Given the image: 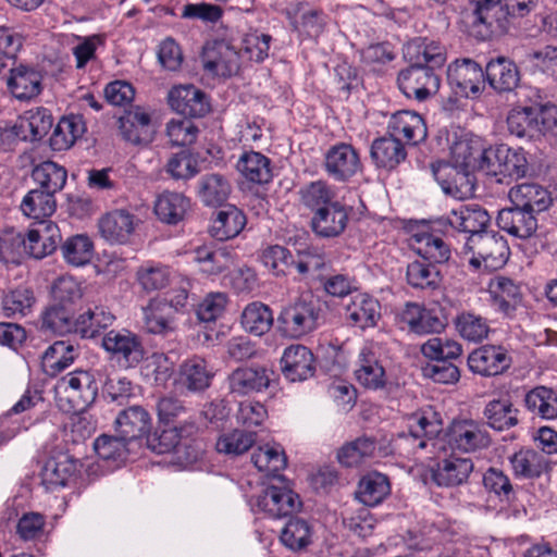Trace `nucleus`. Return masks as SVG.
<instances>
[{
    "label": "nucleus",
    "mask_w": 557,
    "mask_h": 557,
    "mask_svg": "<svg viewBox=\"0 0 557 557\" xmlns=\"http://www.w3.org/2000/svg\"><path fill=\"white\" fill-rule=\"evenodd\" d=\"M483 146L480 137H466L453 145L450 162L431 163L433 176L446 194L463 198L472 191L473 173L479 171Z\"/></svg>",
    "instance_id": "obj_1"
},
{
    "label": "nucleus",
    "mask_w": 557,
    "mask_h": 557,
    "mask_svg": "<svg viewBox=\"0 0 557 557\" xmlns=\"http://www.w3.org/2000/svg\"><path fill=\"white\" fill-rule=\"evenodd\" d=\"M507 126L511 135L535 139L541 136L557 139V106L543 102L541 97L516 106L509 111Z\"/></svg>",
    "instance_id": "obj_2"
},
{
    "label": "nucleus",
    "mask_w": 557,
    "mask_h": 557,
    "mask_svg": "<svg viewBox=\"0 0 557 557\" xmlns=\"http://www.w3.org/2000/svg\"><path fill=\"white\" fill-rule=\"evenodd\" d=\"M321 318L320 301L306 294L282 307L276 318V327L283 336L298 339L315 331Z\"/></svg>",
    "instance_id": "obj_3"
},
{
    "label": "nucleus",
    "mask_w": 557,
    "mask_h": 557,
    "mask_svg": "<svg viewBox=\"0 0 557 557\" xmlns=\"http://www.w3.org/2000/svg\"><path fill=\"white\" fill-rule=\"evenodd\" d=\"M59 387L63 388L64 396L58 399L59 408L66 413L86 411L98 395V384L94 374L86 370H76L64 375Z\"/></svg>",
    "instance_id": "obj_4"
},
{
    "label": "nucleus",
    "mask_w": 557,
    "mask_h": 557,
    "mask_svg": "<svg viewBox=\"0 0 557 557\" xmlns=\"http://www.w3.org/2000/svg\"><path fill=\"white\" fill-rule=\"evenodd\" d=\"M465 253L471 252L484 260V269L496 271L508 261L510 249L506 238L498 232L488 231L483 235L469 236L463 247Z\"/></svg>",
    "instance_id": "obj_5"
},
{
    "label": "nucleus",
    "mask_w": 557,
    "mask_h": 557,
    "mask_svg": "<svg viewBox=\"0 0 557 557\" xmlns=\"http://www.w3.org/2000/svg\"><path fill=\"white\" fill-rule=\"evenodd\" d=\"M474 4V25L482 27L484 37L502 36L513 26L515 21L502 0H469Z\"/></svg>",
    "instance_id": "obj_6"
},
{
    "label": "nucleus",
    "mask_w": 557,
    "mask_h": 557,
    "mask_svg": "<svg viewBox=\"0 0 557 557\" xmlns=\"http://www.w3.org/2000/svg\"><path fill=\"white\" fill-rule=\"evenodd\" d=\"M397 83L406 97L425 101L438 91L441 78L434 70L409 64L399 72Z\"/></svg>",
    "instance_id": "obj_7"
},
{
    "label": "nucleus",
    "mask_w": 557,
    "mask_h": 557,
    "mask_svg": "<svg viewBox=\"0 0 557 557\" xmlns=\"http://www.w3.org/2000/svg\"><path fill=\"white\" fill-rule=\"evenodd\" d=\"M102 347L126 368L137 367L146 351L140 338L128 330H111L102 337Z\"/></svg>",
    "instance_id": "obj_8"
},
{
    "label": "nucleus",
    "mask_w": 557,
    "mask_h": 557,
    "mask_svg": "<svg viewBox=\"0 0 557 557\" xmlns=\"http://www.w3.org/2000/svg\"><path fill=\"white\" fill-rule=\"evenodd\" d=\"M239 52L225 40H213L203 46L201 62L205 71L221 77L239 72Z\"/></svg>",
    "instance_id": "obj_9"
},
{
    "label": "nucleus",
    "mask_w": 557,
    "mask_h": 557,
    "mask_svg": "<svg viewBox=\"0 0 557 557\" xmlns=\"http://www.w3.org/2000/svg\"><path fill=\"white\" fill-rule=\"evenodd\" d=\"M491 218L487 211L478 205L460 206L453 210L447 218H441L433 222V230L451 227L458 232L469 233V236L487 233Z\"/></svg>",
    "instance_id": "obj_10"
},
{
    "label": "nucleus",
    "mask_w": 557,
    "mask_h": 557,
    "mask_svg": "<svg viewBox=\"0 0 557 557\" xmlns=\"http://www.w3.org/2000/svg\"><path fill=\"white\" fill-rule=\"evenodd\" d=\"M255 506L271 518L292 516L300 510L302 503L297 493L287 486H267L257 497Z\"/></svg>",
    "instance_id": "obj_11"
},
{
    "label": "nucleus",
    "mask_w": 557,
    "mask_h": 557,
    "mask_svg": "<svg viewBox=\"0 0 557 557\" xmlns=\"http://www.w3.org/2000/svg\"><path fill=\"white\" fill-rule=\"evenodd\" d=\"M447 81L456 95L475 96L483 89L485 74L481 65L471 59L456 60L448 65Z\"/></svg>",
    "instance_id": "obj_12"
},
{
    "label": "nucleus",
    "mask_w": 557,
    "mask_h": 557,
    "mask_svg": "<svg viewBox=\"0 0 557 557\" xmlns=\"http://www.w3.org/2000/svg\"><path fill=\"white\" fill-rule=\"evenodd\" d=\"M168 103L186 119L203 117L210 111L206 92L191 84L172 87L168 94Z\"/></svg>",
    "instance_id": "obj_13"
},
{
    "label": "nucleus",
    "mask_w": 557,
    "mask_h": 557,
    "mask_svg": "<svg viewBox=\"0 0 557 557\" xmlns=\"http://www.w3.org/2000/svg\"><path fill=\"white\" fill-rule=\"evenodd\" d=\"M281 371L289 382H304L311 379L317 371L313 352L301 344L286 347L280 360Z\"/></svg>",
    "instance_id": "obj_14"
},
{
    "label": "nucleus",
    "mask_w": 557,
    "mask_h": 557,
    "mask_svg": "<svg viewBox=\"0 0 557 557\" xmlns=\"http://www.w3.org/2000/svg\"><path fill=\"white\" fill-rule=\"evenodd\" d=\"M324 169L337 182H347L362 169L358 151L346 143H338L325 152Z\"/></svg>",
    "instance_id": "obj_15"
},
{
    "label": "nucleus",
    "mask_w": 557,
    "mask_h": 557,
    "mask_svg": "<svg viewBox=\"0 0 557 557\" xmlns=\"http://www.w3.org/2000/svg\"><path fill=\"white\" fill-rule=\"evenodd\" d=\"M405 60L416 66L437 71L446 62V48L438 41L426 37H417L408 41L403 49Z\"/></svg>",
    "instance_id": "obj_16"
},
{
    "label": "nucleus",
    "mask_w": 557,
    "mask_h": 557,
    "mask_svg": "<svg viewBox=\"0 0 557 557\" xmlns=\"http://www.w3.org/2000/svg\"><path fill=\"white\" fill-rule=\"evenodd\" d=\"M491 444L490 434L484 424L474 420L454 422L449 434V445L461 453H475Z\"/></svg>",
    "instance_id": "obj_17"
},
{
    "label": "nucleus",
    "mask_w": 557,
    "mask_h": 557,
    "mask_svg": "<svg viewBox=\"0 0 557 557\" xmlns=\"http://www.w3.org/2000/svg\"><path fill=\"white\" fill-rule=\"evenodd\" d=\"M349 215L346 207L338 201L318 209L311 218L312 232L322 238L338 237L344 233Z\"/></svg>",
    "instance_id": "obj_18"
},
{
    "label": "nucleus",
    "mask_w": 557,
    "mask_h": 557,
    "mask_svg": "<svg viewBox=\"0 0 557 557\" xmlns=\"http://www.w3.org/2000/svg\"><path fill=\"white\" fill-rule=\"evenodd\" d=\"M510 363L507 350L500 346L485 345L473 350L468 357L469 369L483 376L502 374Z\"/></svg>",
    "instance_id": "obj_19"
},
{
    "label": "nucleus",
    "mask_w": 557,
    "mask_h": 557,
    "mask_svg": "<svg viewBox=\"0 0 557 557\" xmlns=\"http://www.w3.org/2000/svg\"><path fill=\"white\" fill-rule=\"evenodd\" d=\"M122 138L133 145H148L153 140L151 116L139 107L125 111L119 119Z\"/></svg>",
    "instance_id": "obj_20"
},
{
    "label": "nucleus",
    "mask_w": 557,
    "mask_h": 557,
    "mask_svg": "<svg viewBox=\"0 0 557 557\" xmlns=\"http://www.w3.org/2000/svg\"><path fill=\"white\" fill-rule=\"evenodd\" d=\"M496 222L500 230L520 239L533 237L539 227L536 215L515 205L499 210Z\"/></svg>",
    "instance_id": "obj_21"
},
{
    "label": "nucleus",
    "mask_w": 557,
    "mask_h": 557,
    "mask_svg": "<svg viewBox=\"0 0 557 557\" xmlns=\"http://www.w3.org/2000/svg\"><path fill=\"white\" fill-rule=\"evenodd\" d=\"M41 227L29 230L22 239L24 251L35 259L51 255L61 242L60 230L52 222H41Z\"/></svg>",
    "instance_id": "obj_22"
},
{
    "label": "nucleus",
    "mask_w": 557,
    "mask_h": 557,
    "mask_svg": "<svg viewBox=\"0 0 557 557\" xmlns=\"http://www.w3.org/2000/svg\"><path fill=\"white\" fill-rule=\"evenodd\" d=\"M485 81L497 92H509L518 87L520 72L517 64L507 57L491 59L484 70Z\"/></svg>",
    "instance_id": "obj_23"
},
{
    "label": "nucleus",
    "mask_w": 557,
    "mask_h": 557,
    "mask_svg": "<svg viewBox=\"0 0 557 557\" xmlns=\"http://www.w3.org/2000/svg\"><path fill=\"white\" fill-rule=\"evenodd\" d=\"M273 371L262 367L237 368L228 377L231 392L238 395L261 392L270 386Z\"/></svg>",
    "instance_id": "obj_24"
},
{
    "label": "nucleus",
    "mask_w": 557,
    "mask_h": 557,
    "mask_svg": "<svg viewBox=\"0 0 557 557\" xmlns=\"http://www.w3.org/2000/svg\"><path fill=\"white\" fill-rule=\"evenodd\" d=\"M509 198L512 205L521 207L534 215L546 211L553 205L550 193L535 183H524L512 187Z\"/></svg>",
    "instance_id": "obj_25"
},
{
    "label": "nucleus",
    "mask_w": 557,
    "mask_h": 557,
    "mask_svg": "<svg viewBox=\"0 0 557 557\" xmlns=\"http://www.w3.org/2000/svg\"><path fill=\"white\" fill-rule=\"evenodd\" d=\"M53 124L51 113L46 108L26 111L13 125L15 135L23 141H38L44 138Z\"/></svg>",
    "instance_id": "obj_26"
},
{
    "label": "nucleus",
    "mask_w": 557,
    "mask_h": 557,
    "mask_svg": "<svg viewBox=\"0 0 557 557\" xmlns=\"http://www.w3.org/2000/svg\"><path fill=\"white\" fill-rule=\"evenodd\" d=\"M41 81L42 76L38 71L21 64L10 69L7 86L14 98L28 101L41 92Z\"/></svg>",
    "instance_id": "obj_27"
},
{
    "label": "nucleus",
    "mask_w": 557,
    "mask_h": 557,
    "mask_svg": "<svg viewBox=\"0 0 557 557\" xmlns=\"http://www.w3.org/2000/svg\"><path fill=\"white\" fill-rule=\"evenodd\" d=\"M114 426L117 434L132 442L150 432L151 418L144 407L131 406L117 414Z\"/></svg>",
    "instance_id": "obj_28"
},
{
    "label": "nucleus",
    "mask_w": 557,
    "mask_h": 557,
    "mask_svg": "<svg viewBox=\"0 0 557 557\" xmlns=\"http://www.w3.org/2000/svg\"><path fill=\"white\" fill-rule=\"evenodd\" d=\"M370 158L376 168L392 171L406 160L407 151L394 135L383 136L372 141Z\"/></svg>",
    "instance_id": "obj_29"
},
{
    "label": "nucleus",
    "mask_w": 557,
    "mask_h": 557,
    "mask_svg": "<svg viewBox=\"0 0 557 557\" xmlns=\"http://www.w3.org/2000/svg\"><path fill=\"white\" fill-rule=\"evenodd\" d=\"M232 193L230 180L221 173H206L197 182L196 195L206 207H222Z\"/></svg>",
    "instance_id": "obj_30"
},
{
    "label": "nucleus",
    "mask_w": 557,
    "mask_h": 557,
    "mask_svg": "<svg viewBox=\"0 0 557 557\" xmlns=\"http://www.w3.org/2000/svg\"><path fill=\"white\" fill-rule=\"evenodd\" d=\"M213 376L207 361L195 356L180 366L176 383L188 392H203L210 387Z\"/></svg>",
    "instance_id": "obj_31"
},
{
    "label": "nucleus",
    "mask_w": 557,
    "mask_h": 557,
    "mask_svg": "<svg viewBox=\"0 0 557 557\" xmlns=\"http://www.w3.org/2000/svg\"><path fill=\"white\" fill-rule=\"evenodd\" d=\"M472 471L471 459L450 456L440 461L432 470V480L438 486H458L467 482Z\"/></svg>",
    "instance_id": "obj_32"
},
{
    "label": "nucleus",
    "mask_w": 557,
    "mask_h": 557,
    "mask_svg": "<svg viewBox=\"0 0 557 557\" xmlns=\"http://www.w3.org/2000/svg\"><path fill=\"white\" fill-rule=\"evenodd\" d=\"M98 225L108 242L123 244L135 230V216L124 209L114 210L103 215Z\"/></svg>",
    "instance_id": "obj_33"
},
{
    "label": "nucleus",
    "mask_w": 557,
    "mask_h": 557,
    "mask_svg": "<svg viewBox=\"0 0 557 557\" xmlns=\"http://www.w3.org/2000/svg\"><path fill=\"white\" fill-rule=\"evenodd\" d=\"M488 287L493 305L506 315H511L522 302L520 285L509 277L495 276Z\"/></svg>",
    "instance_id": "obj_34"
},
{
    "label": "nucleus",
    "mask_w": 557,
    "mask_h": 557,
    "mask_svg": "<svg viewBox=\"0 0 557 557\" xmlns=\"http://www.w3.org/2000/svg\"><path fill=\"white\" fill-rule=\"evenodd\" d=\"M387 128L395 137L403 136L412 145L426 138V126L422 116L412 111L401 110L394 113Z\"/></svg>",
    "instance_id": "obj_35"
},
{
    "label": "nucleus",
    "mask_w": 557,
    "mask_h": 557,
    "mask_svg": "<svg viewBox=\"0 0 557 557\" xmlns=\"http://www.w3.org/2000/svg\"><path fill=\"white\" fill-rule=\"evenodd\" d=\"M246 215L233 205H226L216 212L210 226V235L218 240L236 237L246 225Z\"/></svg>",
    "instance_id": "obj_36"
},
{
    "label": "nucleus",
    "mask_w": 557,
    "mask_h": 557,
    "mask_svg": "<svg viewBox=\"0 0 557 557\" xmlns=\"http://www.w3.org/2000/svg\"><path fill=\"white\" fill-rule=\"evenodd\" d=\"M114 314L104 306H89L76 318V334L82 338H95L113 324Z\"/></svg>",
    "instance_id": "obj_37"
},
{
    "label": "nucleus",
    "mask_w": 557,
    "mask_h": 557,
    "mask_svg": "<svg viewBox=\"0 0 557 557\" xmlns=\"http://www.w3.org/2000/svg\"><path fill=\"white\" fill-rule=\"evenodd\" d=\"M76 311L51 302L41 313L40 329L57 335L76 334Z\"/></svg>",
    "instance_id": "obj_38"
},
{
    "label": "nucleus",
    "mask_w": 557,
    "mask_h": 557,
    "mask_svg": "<svg viewBox=\"0 0 557 557\" xmlns=\"http://www.w3.org/2000/svg\"><path fill=\"white\" fill-rule=\"evenodd\" d=\"M78 356V347L65 341H57L50 345L41 357L44 371L55 376L67 369Z\"/></svg>",
    "instance_id": "obj_39"
},
{
    "label": "nucleus",
    "mask_w": 557,
    "mask_h": 557,
    "mask_svg": "<svg viewBox=\"0 0 557 557\" xmlns=\"http://www.w3.org/2000/svg\"><path fill=\"white\" fill-rule=\"evenodd\" d=\"M356 380L366 388L380 389L386 385L387 377L384 367L375 354L363 348L359 355V368L355 371Z\"/></svg>",
    "instance_id": "obj_40"
},
{
    "label": "nucleus",
    "mask_w": 557,
    "mask_h": 557,
    "mask_svg": "<svg viewBox=\"0 0 557 557\" xmlns=\"http://www.w3.org/2000/svg\"><path fill=\"white\" fill-rule=\"evenodd\" d=\"M190 210V199L180 193L166 191L158 197L154 213L164 223L176 225Z\"/></svg>",
    "instance_id": "obj_41"
},
{
    "label": "nucleus",
    "mask_w": 557,
    "mask_h": 557,
    "mask_svg": "<svg viewBox=\"0 0 557 557\" xmlns=\"http://www.w3.org/2000/svg\"><path fill=\"white\" fill-rule=\"evenodd\" d=\"M77 470V460L67 453L50 457L41 471L42 481L50 486H65Z\"/></svg>",
    "instance_id": "obj_42"
},
{
    "label": "nucleus",
    "mask_w": 557,
    "mask_h": 557,
    "mask_svg": "<svg viewBox=\"0 0 557 557\" xmlns=\"http://www.w3.org/2000/svg\"><path fill=\"white\" fill-rule=\"evenodd\" d=\"M85 132L86 125L82 115L71 114L63 116L50 137V146L54 151L66 150L71 148Z\"/></svg>",
    "instance_id": "obj_43"
},
{
    "label": "nucleus",
    "mask_w": 557,
    "mask_h": 557,
    "mask_svg": "<svg viewBox=\"0 0 557 557\" xmlns=\"http://www.w3.org/2000/svg\"><path fill=\"white\" fill-rule=\"evenodd\" d=\"M509 461L515 476L520 479H537L547 469L544 455L531 448H521L509 457Z\"/></svg>",
    "instance_id": "obj_44"
},
{
    "label": "nucleus",
    "mask_w": 557,
    "mask_h": 557,
    "mask_svg": "<svg viewBox=\"0 0 557 557\" xmlns=\"http://www.w3.org/2000/svg\"><path fill=\"white\" fill-rule=\"evenodd\" d=\"M237 170L247 181L259 185L272 180L271 160L261 152H244L237 162Z\"/></svg>",
    "instance_id": "obj_45"
},
{
    "label": "nucleus",
    "mask_w": 557,
    "mask_h": 557,
    "mask_svg": "<svg viewBox=\"0 0 557 557\" xmlns=\"http://www.w3.org/2000/svg\"><path fill=\"white\" fill-rule=\"evenodd\" d=\"M389 493L388 478L380 472H370L360 480L356 497L363 505L374 507L381 504Z\"/></svg>",
    "instance_id": "obj_46"
},
{
    "label": "nucleus",
    "mask_w": 557,
    "mask_h": 557,
    "mask_svg": "<svg viewBox=\"0 0 557 557\" xmlns=\"http://www.w3.org/2000/svg\"><path fill=\"white\" fill-rule=\"evenodd\" d=\"M347 311L349 321L360 329L373 327L381 319L380 302L368 295H358Z\"/></svg>",
    "instance_id": "obj_47"
},
{
    "label": "nucleus",
    "mask_w": 557,
    "mask_h": 557,
    "mask_svg": "<svg viewBox=\"0 0 557 557\" xmlns=\"http://www.w3.org/2000/svg\"><path fill=\"white\" fill-rule=\"evenodd\" d=\"M376 438L362 435L356 440L344 444L337 451V460L341 465L350 468L360 465L364 459L374 455L376 449Z\"/></svg>",
    "instance_id": "obj_48"
},
{
    "label": "nucleus",
    "mask_w": 557,
    "mask_h": 557,
    "mask_svg": "<svg viewBox=\"0 0 557 557\" xmlns=\"http://www.w3.org/2000/svg\"><path fill=\"white\" fill-rule=\"evenodd\" d=\"M313 530L302 518H290L281 532V542L293 552H302L312 543Z\"/></svg>",
    "instance_id": "obj_49"
},
{
    "label": "nucleus",
    "mask_w": 557,
    "mask_h": 557,
    "mask_svg": "<svg viewBox=\"0 0 557 557\" xmlns=\"http://www.w3.org/2000/svg\"><path fill=\"white\" fill-rule=\"evenodd\" d=\"M273 323L274 317L271 308L260 301L247 305L242 313L243 327L256 336L268 333Z\"/></svg>",
    "instance_id": "obj_50"
},
{
    "label": "nucleus",
    "mask_w": 557,
    "mask_h": 557,
    "mask_svg": "<svg viewBox=\"0 0 557 557\" xmlns=\"http://www.w3.org/2000/svg\"><path fill=\"white\" fill-rule=\"evenodd\" d=\"M418 244L416 251L432 264H442L449 260V246L440 237L428 232L417 233L412 236Z\"/></svg>",
    "instance_id": "obj_51"
},
{
    "label": "nucleus",
    "mask_w": 557,
    "mask_h": 557,
    "mask_svg": "<svg viewBox=\"0 0 557 557\" xmlns=\"http://www.w3.org/2000/svg\"><path fill=\"white\" fill-rule=\"evenodd\" d=\"M145 327L152 334H164L171 327L173 302L166 299H152L145 308Z\"/></svg>",
    "instance_id": "obj_52"
},
{
    "label": "nucleus",
    "mask_w": 557,
    "mask_h": 557,
    "mask_svg": "<svg viewBox=\"0 0 557 557\" xmlns=\"http://www.w3.org/2000/svg\"><path fill=\"white\" fill-rule=\"evenodd\" d=\"M500 168L498 183L508 184L511 181L525 177L530 170L525 151L522 148L515 149L505 145Z\"/></svg>",
    "instance_id": "obj_53"
},
{
    "label": "nucleus",
    "mask_w": 557,
    "mask_h": 557,
    "mask_svg": "<svg viewBox=\"0 0 557 557\" xmlns=\"http://www.w3.org/2000/svg\"><path fill=\"white\" fill-rule=\"evenodd\" d=\"M518 410L507 399H493L487 403L483 414L490 428L504 431L518 424Z\"/></svg>",
    "instance_id": "obj_54"
},
{
    "label": "nucleus",
    "mask_w": 557,
    "mask_h": 557,
    "mask_svg": "<svg viewBox=\"0 0 557 557\" xmlns=\"http://www.w3.org/2000/svg\"><path fill=\"white\" fill-rule=\"evenodd\" d=\"M62 257L66 263L82 267L89 263L94 256V243L85 234L70 236L60 246Z\"/></svg>",
    "instance_id": "obj_55"
},
{
    "label": "nucleus",
    "mask_w": 557,
    "mask_h": 557,
    "mask_svg": "<svg viewBox=\"0 0 557 557\" xmlns=\"http://www.w3.org/2000/svg\"><path fill=\"white\" fill-rule=\"evenodd\" d=\"M408 284L417 289H435L442 282L441 272L435 264L416 260L407 265Z\"/></svg>",
    "instance_id": "obj_56"
},
{
    "label": "nucleus",
    "mask_w": 557,
    "mask_h": 557,
    "mask_svg": "<svg viewBox=\"0 0 557 557\" xmlns=\"http://www.w3.org/2000/svg\"><path fill=\"white\" fill-rule=\"evenodd\" d=\"M55 207L54 194L41 187L28 191L21 203L23 213L36 220L50 216Z\"/></svg>",
    "instance_id": "obj_57"
},
{
    "label": "nucleus",
    "mask_w": 557,
    "mask_h": 557,
    "mask_svg": "<svg viewBox=\"0 0 557 557\" xmlns=\"http://www.w3.org/2000/svg\"><path fill=\"white\" fill-rule=\"evenodd\" d=\"M527 408L543 419L557 417V395L554 389L546 386H536L525 394Z\"/></svg>",
    "instance_id": "obj_58"
},
{
    "label": "nucleus",
    "mask_w": 557,
    "mask_h": 557,
    "mask_svg": "<svg viewBox=\"0 0 557 557\" xmlns=\"http://www.w3.org/2000/svg\"><path fill=\"white\" fill-rule=\"evenodd\" d=\"M83 298L81 284L72 276H60L51 286V302L77 311Z\"/></svg>",
    "instance_id": "obj_59"
},
{
    "label": "nucleus",
    "mask_w": 557,
    "mask_h": 557,
    "mask_svg": "<svg viewBox=\"0 0 557 557\" xmlns=\"http://www.w3.org/2000/svg\"><path fill=\"white\" fill-rule=\"evenodd\" d=\"M251 461L259 471L265 472L273 478L283 479L280 471L284 470L287 466V458L283 449L278 447L265 445L259 447L251 455Z\"/></svg>",
    "instance_id": "obj_60"
},
{
    "label": "nucleus",
    "mask_w": 557,
    "mask_h": 557,
    "mask_svg": "<svg viewBox=\"0 0 557 557\" xmlns=\"http://www.w3.org/2000/svg\"><path fill=\"white\" fill-rule=\"evenodd\" d=\"M32 177L41 188L55 194L64 187L67 172L53 161H45L34 168Z\"/></svg>",
    "instance_id": "obj_61"
},
{
    "label": "nucleus",
    "mask_w": 557,
    "mask_h": 557,
    "mask_svg": "<svg viewBox=\"0 0 557 557\" xmlns=\"http://www.w3.org/2000/svg\"><path fill=\"white\" fill-rule=\"evenodd\" d=\"M255 442V432L234 430L220 435L215 443V448L220 454L235 457L248 451L253 446Z\"/></svg>",
    "instance_id": "obj_62"
},
{
    "label": "nucleus",
    "mask_w": 557,
    "mask_h": 557,
    "mask_svg": "<svg viewBox=\"0 0 557 557\" xmlns=\"http://www.w3.org/2000/svg\"><path fill=\"white\" fill-rule=\"evenodd\" d=\"M36 302L34 292L29 287L20 286L2 297V310L7 318L26 315Z\"/></svg>",
    "instance_id": "obj_63"
},
{
    "label": "nucleus",
    "mask_w": 557,
    "mask_h": 557,
    "mask_svg": "<svg viewBox=\"0 0 557 557\" xmlns=\"http://www.w3.org/2000/svg\"><path fill=\"white\" fill-rule=\"evenodd\" d=\"M483 485L500 502L511 504L517 499L516 490L510 478L500 469L491 467L483 474Z\"/></svg>",
    "instance_id": "obj_64"
}]
</instances>
